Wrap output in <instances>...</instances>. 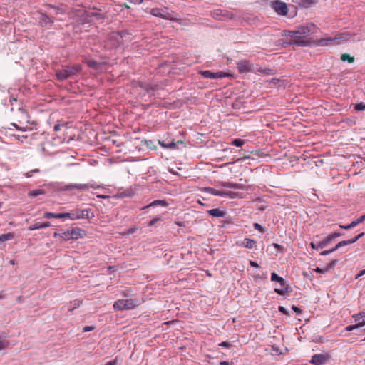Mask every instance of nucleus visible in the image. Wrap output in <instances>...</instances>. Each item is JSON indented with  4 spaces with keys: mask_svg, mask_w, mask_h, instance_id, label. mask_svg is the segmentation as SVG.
<instances>
[{
    "mask_svg": "<svg viewBox=\"0 0 365 365\" xmlns=\"http://www.w3.org/2000/svg\"><path fill=\"white\" fill-rule=\"evenodd\" d=\"M317 29V28L314 24L309 23L299 26L295 30H284L282 36L289 38V40L284 43L288 46L302 47L310 46L312 43L314 44L315 41L312 39V35L316 33Z\"/></svg>",
    "mask_w": 365,
    "mask_h": 365,
    "instance_id": "f257e3e1",
    "label": "nucleus"
},
{
    "mask_svg": "<svg viewBox=\"0 0 365 365\" xmlns=\"http://www.w3.org/2000/svg\"><path fill=\"white\" fill-rule=\"evenodd\" d=\"M130 34L128 30L111 32L108 36L106 46L111 48H118L124 44L123 38Z\"/></svg>",
    "mask_w": 365,
    "mask_h": 365,
    "instance_id": "f03ea898",
    "label": "nucleus"
},
{
    "mask_svg": "<svg viewBox=\"0 0 365 365\" xmlns=\"http://www.w3.org/2000/svg\"><path fill=\"white\" fill-rule=\"evenodd\" d=\"M271 8L279 16H288L289 18H293L297 15V9L294 6H291L293 8V11L291 14H289V8L285 2L280 0H274L271 1Z\"/></svg>",
    "mask_w": 365,
    "mask_h": 365,
    "instance_id": "7ed1b4c3",
    "label": "nucleus"
},
{
    "mask_svg": "<svg viewBox=\"0 0 365 365\" xmlns=\"http://www.w3.org/2000/svg\"><path fill=\"white\" fill-rule=\"evenodd\" d=\"M81 71V66L79 64H75L71 66H66L63 67L62 69L56 71V76L58 80L63 81L78 74Z\"/></svg>",
    "mask_w": 365,
    "mask_h": 365,
    "instance_id": "20e7f679",
    "label": "nucleus"
},
{
    "mask_svg": "<svg viewBox=\"0 0 365 365\" xmlns=\"http://www.w3.org/2000/svg\"><path fill=\"white\" fill-rule=\"evenodd\" d=\"M138 304V300L135 299H118L113 307L116 310H125L135 308Z\"/></svg>",
    "mask_w": 365,
    "mask_h": 365,
    "instance_id": "39448f33",
    "label": "nucleus"
},
{
    "mask_svg": "<svg viewBox=\"0 0 365 365\" xmlns=\"http://www.w3.org/2000/svg\"><path fill=\"white\" fill-rule=\"evenodd\" d=\"M106 19H108V14L106 11V7L96 8L93 6V24H103Z\"/></svg>",
    "mask_w": 365,
    "mask_h": 365,
    "instance_id": "423d86ee",
    "label": "nucleus"
},
{
    "mask_svg": "<svg viewBox=\"0 0 365 365\" xmlns=\"http://www.w3.org/2000/svg\"><path fill=\"white\" fill-rule=\"evenodd\" d=\"M168 8L164 7L163 9L160 8H153L150 13L154 16L160 17L166 20L173 21L175 19L173 17V14L168 12Z\"/></svg>",
    "mask_w": 365,
    "mask_h": 365,
    "instance_id": "0eeeda50",
    "label": "nucleus"
},
{
    "mask_svg": "<svg viewBox=\"0 0 365 365\" xmlns=\"http://www.w3.org/2000/svg\"><path fill=\"white\" fill-rule=\"evenodd\" d=\"M89 187H90V185L88 184L70 183V184L63 185L61 187V190L63 191L71 192V194H76V191L78 192V191H82V190H88Z\"/></svg>",
    "mask_w": 365,
    "mask_h": 365,
    "instance_id": "6e6552de",
    "label": "nucleus"
},
{
    "mask_svg": "<svg viewBox=\"0 0 365 365\" xmlns=\"http://www.w3.org/2000/svg\"><path fill=\"white\" fill-rule=\"evenodd\" d=\"M253 65L248 60H242L237 62V68L239 73L242 74L248 72H253Z\"/></svg>",
    "mask_w": 365,
    "mask_h": 365,
    "instance_id": "1a4fd4ad",
    "label": "nucleus"
},
{
    "mask_svg": "<svg viewBox=\"0 0 365 365\" xmlns=\"http://www.w3.org/2000/svg\"><path fill=\"white\" fill-rule=\"evenodd\" d=\"M330 359L329 354H316L312 356L311 363L314 365H322Z\"/></svg>",
    "mask_w": 365,
    "mask_h": 365,
    "instance_id": "9d476101",
    "label": "nucleus"
},
{
    "mask_svg": "<svg viewBox=\"0 0 365 365\" xmlns=\"http://www.w3.org/2000/svg\"><path fill=\"white\" fill-rule=\"evenodd\" d=\"M200 74L204 78L215 79V78H222L227 76V73L222 71L219 72H212L211 71H200Z\"/></svg>",
    "mask_w": 365,
    "mask_h": 365,
    "instance_id": "9b49d317",
    "label": "nucleus"
},
{
    "mask_svg": "<svg viewBox=\"0 0 365 365\" xmlns=\"http://www.w3.org/2000/svg\"><path fill=\"white\" fill-rule=\"evenodd\" d=\"M38 12L40 14L38 24L41 26L45 27V26H47L48 25H50V26L53 25V24L55 21L54 17H51V16H48L46 14L43 13L41 11H38Z\"/></svg>",
    "mask_w": 365,
    "mask_h": 365,
    "instance_id": "f8f14e48",
    "label": "nucleus"
},
{
    "mask_svg": "<svg viewBox=\"0 0 365 365\" xmlns=\"http://www.w3.org/2000/svg\"><path fill=\"white\" fill-rule=\"evenodd\" d=\"M93 70L100 71H108L110 68V65L108 61H103L101 62H98L96 60H93Z\"/></svg>",
    "mask_w": 365,
    "mask_h": 365,
    "instance_id": "ddd939ff",
    "label": "nucleus"
},
{
    "mask_svg": "<svg viewBox=\"0 0 365 365\" xmlns=\"http://www.w3.org/2000/svg\"><path fill=\"white\" fill-rule=\"evenodd\" d=\"M138 86L145 91L148 94L153 93V92L158 88L157 85H151L142 81L138 82Z\"/></svg>",
    "mask_w": 365,
    "mask_h": 365,
    "instance_id": "4468645a",
    "label": "nucleus"
},
{
    "mask_svg": "<svg viewBox=\"0 0 365 365\" xmlns=\"http://www.w3.org/2000/svg\"><path fill=\"white\" fill-rule=\"evenodd\" d=\"M365 220V214L360 216L359 218L353 220L351 223L348 225H339V227L344 230H350L357 225L363 222Z\"/></svg>",
    "mask_w": 365,
    "mask_h": 365,
    "instance_id": "2eb2a0df",
    "label": "nucleus"
},
{
    "mask_svg": "<svg viewBox=\"0 0 365 365\" xmlns=\"http://www.w3.org/2000/svg\"><path fill=\"white\" fill-rule=\"evenodd\" d=\"M220 186L222 187H228L232 189L245 190L246 186L243 184L235 183L232 182H220Z\"/></svg>",
    "mask_w": 365,
    "mask_h": 365,
    "instance_id": "dca6fc26",
    "label": "nucleus"
},
{
    "mask_svg": "<svg viewBox=\"0 0 365 365\" xmlns=\"http://www.w3.org/2000/svg\"><path fill=\"white\" fill-rule=\"evenodd\" d=\"M279 284L281 286L280 289L275 288L274 289V292H276L277 294L283 296L286 293H288V292H291V290H292L291 287L286 283L284 279V282H279Z\"/></svg>",
    "mask_w": 365,
    "mask_h": 365,
    "instance_id": "f3484780",
    "label": "nucleus"
},
{
    "mask_svg": "<svg viewBox=\"0 0 365 365\" xmlns=\"http://www.w3.org/2000/svg\"><path fill=\"white\" fill-rule=\"evenodd\" d=\"M314 45L319 46H325L329 45H336L334 38H324L314 41Z\"/></svg>",
    "mask_w": 365,
    "mask_h": 365,
    "instance_id": "a211bd4d",
    "label": "nucleus"
},
{
    "mask_svg": "<svg viewBox=\"0 0 365 365\" xmlns=\"http://www.w3.org/2000/svg\"><path fill=\"white\" fill-rule=\"evenodd\" d=\"M169 205V203L165 200H155L148 204L146 206H144L141 208V210H145L149 207H157V206H161V207H168Z\"/></svg>",
    "mask_w": 365,
    "mask_h": 365,
    "instance_id": "6ab92c4d",
    "label": "nucleus"
},
{
    "mask_svg": "<svg viewBox=\"0 0 365 365\" xmlns=\"http://www.w3.org/2000/svg\"><path fill=\"white\" fill-rule=\"evenodd\" d=\"M55 237H60L62 240L67 241L71 240V235L69 232V229L67 230H60L58 232H56L53 235Z\"/></svg>",
    "mask_w": 365,
    "mask_h": 365,
    "instance_id": "aec40b11",
    "label": "nucleus"
},
{
    "mask_svg": "<svg viewBox=\"0 0 365 365\" xmlns=\"http://www.w3.org/2000/svg\"><path fill=\"white\" fill-rule=\"evenodd\" d=\"M351 37V35L348 33H341L338 35H336L335 37H334L335 44L339 45L341 42L346 41L349 39Z\"/></svg>",
    "mask_w": 365,
    "mask_h": 365,
    "instance_id": "412c9836",
    "label": "nucleus"
},
{
    "mask_svg": "<svg viewBox=\"0 0 365 365\" xmlns=\"http://www.w3.org/2000/svg\"><path fill=\"white\" fill-rule=\"evenodd\" d=\"M50 222H36L34 225L29 227V230L32 231L35 230L43 229L50 227Z\"/></svg>",
    "mask_w": 365,
    "mask_h": 365,
    "instance_id": "4be33fe9",
    "label": "nucleus"
},
{
    "mask_svg": "<svg viewBox=\"0 0 365 365\" xmlns=\"http://www.w3.org/2000/svg\"><path fill=\"white\" fill-rule=\"evenodd\" d=\"M209 215L216 217H223L226 215V212L219 208L212 209L207 211Z\"/></svg>",
    "mask_w": 365,
    "mask_h": 365,
    "instance_id": "5701e85b",
    "label": "nucleus"
},
{
    "mask_svg": "<svg viewBox=\"0 0 365 365\" xmlns=\"http://www.w3.org/2000/svg\"><path fill=\"white\" fill-rule=\"evenodd\" d=\"M73 214H74V216H76V217H75V220L83 219L85 217H88L89 210L87 209H84V210L78 209V210L73 211Z\"/></svg>",
    "mask_w": 365,
    "mask_h": 365,
    "instance_id": "b1692460",
    "label": "nucleus"
},
{
    "mask_svg": "<svg viewBox=\"0 0 365 365\" xmlns=\"http://www.w3.org/2000/svg\"><path fill=\"white\" fill-rule=\"evenodd\" d=\"M83 231L78 227L69 229L71 239H78L82 237V232Z\"/></svg>",
    "mask_w": 365,
    "mask_h": 365,
    "instance_id": "393cba45",
    "label": "nucleus"
},
{
    "mask_svg": "<svg viewBox=\"0 0 365 365\" xmlns=\"http://www.w3.org/2000/svg\"><path fill=\"white\" fill-rule=\"evenodd\" d=\"M202 190L215 196L223 197L224 191L217 190L213 187H204Z\"/></svg>",
    "mask_w": 365,
    "mask_h": 365,
    "instance_id": "a878e982",
    "label": "nucleus"
},
{
    "mask_svg": "<svg viewBox=\"0 0 365 365\" xmlns=\"http://www.w3.org/2000/svg\"><path fill=\"white\" fill-rule=\"evenodd\" d=\"M256 241L252 239L245 238L243 242H242V245H243L246 248L252 249L254 247H256Z\"/></svg>",
    "mask_w": 365,
    "mask_h": 365,
    "instance_id": "bb28decb",
    "label": "nucleus"
},
{
    "mask_svg": "<svg viewBox=\"0 0 365 365\" xmlns=\"http://www.w3.org/2000/svg\"><path fill=\"white\" fill-rule=\"evenodd\" d=\"M14 237H15V234L14 232H7V233L1 235H0V245H1L2 242H4L5 241L13 240ZM1 247V246H0V247Z\"/></svg>",
    "mask_w": 365,
    "mask_h": 365,
    "instance_id": "cd10ccee",
    "label": "nucleus"
},
{
    "mask_svg": "<svg viewBox=\"0 0 365 365\" xmlns=\"http://www.w3.org/2000/svg\"><path fill=\"white\" fill-rule=\"evenodd\" d=\"M14 237H15V234L14 232H7V233L1 235H0V245H1L2 242H4L5 241L13 240ZM1 247V246H0V247Z\"/></svg>",
    "mask_w": 365,
    "mask_h": 365,
    "instance_id": "c85d7f7f",
    "label": "nucleus"
},
{
    "mask_svg": "<svg viewBox=\"0 0 365 365\" xmlns=\"http://www.w3.org/2000/svg\"><path fill=\"white\" fill-rule=\"evenodd\" d=\"M70 123L69 122H63V123H58L54 126V130L58 132L60 130H66L68 128H70Z\"/></svg>",
    "mask_w": 365,
    "mask_h": 365,
    "instance_id": "c756f323",
    "label": "nucleus"
},
{
    "mask_svg": "<svg viewBox=\"0 0 365 365\" xmlns=\"http://www.w3.org/2000/svg\"><path fill=\"white\" fill-rule=\"evenodd\" d=\"M332 240H334L331 234L326 236L322 240L319 242V246H322V249L329 245Z\"/></svg>",
    "mask_w": 365,
    "mask_h": 365,
    "instance_id": "7c9ffc66",
    "label": "nucleus"
},
{
    "mask_svg": "<svg viewBox=\"0 0 365 365\" xmlns=\"http://www.w3.org/2000/svg\"><path fill=\"white\" fill-rule=\"evenodd\" d=\"M215 14L216 16H222L227 18V19H232L234 17V14L232 13H230L227 11L217 10L215 12Z\"/></svg>",
    "mask_w": 365,
    "mask_h": 365,
    "instance_id": "2f4dec72",
    "label": "nucleus"
},
{
    "mask_svg": "<svg viewBox=\"0 0 365 365\" xmlns=\"http://www.w3.org/2000/svg\"><path fill=\"white\" fill-rule=\"evenodd\" d=\"M351 244H353V240H351V239H349V240H342L339 242H338L334 247V250H335V251H336L338 249H339L340 247H342L344 246H346V245H351Z\"/></svg>",
    "mask_w": 365,
    "mask_h": 365,
    "instance_id": "473e14b6",
    "label": "nucleus"
},
{
    "mask_svg": "<svg viewBox=\"0 0 365 365\" xmlns=\"http://www.w3.org/2000/svg\"><path fill=\"white\" fill-rule=\"evenodd\" d=\"M81 303H82V301H80L78 299H76V300L70 302V304L68 306V311L72 312L73 310H74L75 309L78 307Z\"/></svg>",
    "mask_w": 365,
    "mask_h": 365,
    "instance_id": "72a5a7b5",
    "label": "nucleus"
},
{
    "mask_svg": "<svg viewBox=\"0 0 365 365\" xmlns=\"http://www.w3.org/2000/svg\"><path fill=\"white\" fill-rule=\"evenodd\" d=\"M365 325V321H361L356 324L347 326L345 329L348 331H353L355 329L362 327Z\"/></svg>",
    "mask_w": 365,
    "mask_h": 365,
    "instance_id": "f704fd0d",
    "label": "nucleus"
},
{
    "mask_svg": "<svg viewBox=\"0 0 365 365\" xmlns=\"http://www.w3.org/2000/svg\"><path fill=\"white\" fill-rule=\"evenodd\" d=\"M177 143H182V141L178 140L177 143H175V140H173L170 143H168L167 145H162V147L168 149H175L177 148Z\"/></svg>",
    "mask_w": 365,
    "mask_h": 365,
    "instance_id": "c9c22d12",
    "label": "nucleus"
},
{
    "mask_svg": "<svg viewBox=\"0 0 365 365\" xmlns=\"http://www.w3.org/2000/svg\"><path fill=\"white\" fill-rule=\"evenodd\" d=\"M317 2V0H300L299 3L300 6L304 7H308L312 4H314Z\"/></svg>",
    "mask_w": 365,
    "mask_h": 365,
    "instance_id": "e433bc0d",
    "label": "nucleus"
},
{
    "mask_svg": "<svg viewBox=\"0 0 365 365\" xmlns=\"http://www.w3.org/2000/svg\"><path fill=\"white\" fill-rule=\"evenodd\" d=\"M341 60L342 61H347L349 63H353L354 61V58L351 56L348 53H343L341 54Z\"/></svg>",
    "mask_w": 365,
    "mask_h": 365,
    "instance_id": "4c0bfd02",
    "label": "nucleus"
},
{
    "mask_svg": "<svg viewBox=\"0 0 365 365\" xmlns=\"http://www.w3.org/2000/svg\"><path fill=\"white\" fill-rule=\"evenodd\" d=\"M45 194V191L41 189L31 190L29 192V196L30 197H36L39 195Z\"/></svg>",
    "mask_w": 365,
    "mask_h": 365,
    "instance_id": "58836bf2",
    "label": "nucleus"
},
{
    "mask_svg": "<svg viewBox=\"0 0 365 365\" xmlns=\"http://www.w3.org/2000/svg\"><path fill=\"white\" fill-rule=\"evenodd\" d=\"M238 195H239L238 192H235L232 191H224V193H223V197H230L231 199H234V198L238 197Z\"/></svg>",
    "mask_w": 365,
    "mask_h": 365,
    "instance_id": "ea45409f",
    "label": "nucleus"
},
{
    "mask_svg": "<svg viewBox=\"0 0 365 365\" xmlns=\"http://www.w3.org/2000/svg\"><path fill=\"white\" fill-rule=\"evenodd\" d=\"M245 143V140H242V139H240V138H236V139H234L232 142H231V145H235L236 147H241L242 145H243Z\"/></svg>",
    "mask_w": 365,
    "mask_h": 365,
    "instance_id": "a19ab883",
    "label": "nucleus"
},
{
    "mask_svg": "<svg viewBox=\"0 0 365 365\" xmlns=\"http://www.w3.org/2000/svg\"><path fill=\"white\" fill-rule=\"evenodd\" d=\"M271 281L279 283L284 282V279L282 277H279L277 273L272 272L271 274Z\"/></svg>",
    "mask_w": 365,
    "mask_h": 365,
    "instance_id": "79ce46f5",
    "label": "nucleus"
},
{
    "mask_svg": "<svg viewBox=\"0 0 365 365\" xmlns=\"http://www.w3.org/2000/svg\"><path fill=\"white\" fill-rule=\"evenodd\" d=\"M62 215H60V213H53V212H46L44 214V217L47 219L50 218H61Z\"/></svg>",
    "mask_w": 365,
    "mask_h": 365,
    "instance_id": "37998d69",
    "label": "nucleus"
},
{
    "mask_svg": "<svg viewBox=\"0 0 365 365\" xmlns=\"http://www.w3.org/2000/svg\"><path fill=\"white\" fill-rule=\"evenodd\" d=\"M337 262L338 260L336 259H333L331 261L329 264H327L326 267L324 268V271L328 272L329 269H333L336 266Z\"/></svg>",
    "mask_w": 365,
    "mask_h": 365,
    "instance_id": "c03bdc74",
    "label": "nucleus"
},
{
    "mask_svg": "<svg viewBox=\"0 0 365 365\" xmlns=\"http://www.w3.org/2000/svg\"><path fill=\"white\" fill-rule=\"evenodd\" d=\"M354 109L356 111L365 110V103L361 102L359 103H356L354 106Z\"/></svg>",
    "mask_w": 365,
    "mask_h": 365,
    "instance_id": "a18cd8bd",
    "label": "nucleus"
},
{
    "mask_svg": "<svg viewBox=\"0 0 365 365\" xmlns=\"http://www.w3.org/2000/svg\"><path fill=\"white\" fill-rule=\"evenodd\" d=\"M352 317L354 319L355 322H359L361 319L365 317V314H364V310L360 312L358 314H356L353 315Z\"/></svg>",
    "mask_w": 365,
    "mask_h": 365,
    "instance_id": "49530a36",
    "label": "nucleus"
},
{
    "mask_svg": "<svg viewBox=\"0 0 365 365\" xmlns=\"http://www.w3.org/2000/svg\"><path fill=\"white\" fill-rule=\"evenodd\" d=\"M60 215H63L61 216V218H69L73 220H75V217H76V216H74L73 212L60 213Z\"/></svg>",
    "mask_w": 365,
    "mask_h": 365,
    "instance_id": "de8ad7c7",
    "label": "nucleus"
},
{
    "mask_svg": "<svg viewBox=\"0 0 365 365\" xmlns=\"http://www.w3.org/2000/svg\"><path fill=\"white\" fill-rule=\"evenodd\" d=\"M162 220H163V217L161 216L155 217L148 222V226L149 227L154 226L158 222H160Z\"/></svg>",
    "mask_w": 365,
    "mask_h": 365,
    "instance_id": "09e8293b",
    "label": "nucleus"
},
{
    "mask_svg": "<svg viewBox=\"0 0 365 365\" xmlns=\"http://www.w3.org/2000/svg\"><path fill=\"white\" fill-rule=\"evenodd\" d=\"M9 103H11V110L14 111V104L18 103V99L15 97L10 96Z\"/></svg>",
    "mask_w": 365,
    "mask_h": 365,
    "instance_id": "8fccbe9b",
    "label": "nucleus"
},
{
    "mask_svg": "<svg viewBox=\"0 0 365 365\" xmlns=\"http://www.w3.org/2000/svg\"><path fill=\"white\" fill-rule=\"evenodd\" d=\"M253 227H254V228H255V230H257L259 231L260 232H262V233H263V232H264V231H265L264 227H262L261 225H259V223H257V222L254 223Z\"/></svg>",
    "mask_w": 365,
    "mask_h": 365,
    "instance_id": "3c124183",
    "label": "nucleus"
},
{
    "mask_svg": "<svg viewBox=\"0 0 365 365\" xmlns=\"http://www.w3.org/2000/svg\"><path fill=\"white\" fill-rule=\"evenodd\" d=\"M138 230V227H133L128 228L127 230L123 232V235H130L134 233Z\"/></svg>",
    "mask_w": 365,
    "mask_h": 365,
    "instance_id": "603ef678",
    "label": "nucleus"
},
{
    "mask_svg": "<svg viewBox=\"0 0 365 365\" xmlns=\"http://www.w3.org/2000/svg\"><path fill=\"white\" fill-rule=\"evenodd\" d=\"M309 246L316 250L322 249V246H319V242L318 243H314V242H311Z\"/></svg>",
    "mask_w": 365,
    "mask_h": 365,
    "instance_id": "864d4df0",
    "label": "nucleus"
},
{
    "mask_svg": "<svg viewBox=\"0 0 365 365\" xmlns=\"http://www.w3.org/2000/svg\"><path fill=\"white\" fill-rule=\"evenodd\" d=\"M39 172H40L39 169L36 168V169L31 170L26 173L24 175L26 178H30L32 176L33 173H39Z\"/></svg>",
    "mask_w": 365,
    "mask_h": 365,
    "instance_id": "5fc2aeb1",
    "label": "nucleus"
},
{
    "mask_svg": "<svg viewBox=\"0 0 365 365\" xmlns=\"http://www.w3.org/2000/svg\"><path fill=\"white\" fill-rule=\"evenodd\" d=\"M263 73L265 75H274L275 74V71L272 68H264L263 70Z\"/></svg>",
    "mask_w": 365,
    "mask_h": 365,
    "instance_id": "6e6d98bb",
    "label": "nucleus"
},
{
    "mask_svg": "<svg viewBox=\"0 0 365 365\" xmlns=\"http://www.w3.org/2000/svg\"><path fill=\"white\" fill-rule=\"evenodd\" d=\"M334 252H335V250H334V247H332L331 249L324 250V251L321 252L320 255L326 256V255H328Z\"/></svg>",
    "mask_w": 365,
    "mask_h": 365,
    "instance_id": "4d7b16f0",
    "label": "nucleus"
},
{
    "mask_svg": "<svg viewBox=\"0 0 365 365\" xmlns=\"http://www.w3.org/2000/svg\"><path fill=\"white\" fill-rule=\"evenodd\" d=\"M93 195H96V197H98V198H103V199H109L110 198V196L108 195H106V194H101V193L93 192Z\"/></svg>",
    "mask_w": 365,
    "mask_h": 365,
    "instance_id": "13d9d810",
    "label": "nucleus"
},
{
    "mask_svg": "<svg viewBox=\"0 0 365 365\" xmlns=\"http://www.w3.org/2000/svg\"><path fill=\"white\" fill-rule=\"evenodd\" d=\"M219 346L227 349H230L232 346V345L227 341H222L219 344Z\"/></svg>",
    "mask_w": 365,
    "mask_h": 365,
    "instance_id": "bf43d9fd",
    "label": "nucleus"
},
{
    "mask_svg": "<svg viewBox=\"0 0 365 365\" xmlns=\"http://www.w3.org/2000/svg\"><path fill=\"white\" fill-rule=\"evenodd\" d=\"M273 246H274V247L277 250H278V251H279V252H284V247H283L282 245H280L277 244V243H273Z\"/></svg>",
    "mask_w": 365,
    "mask_h": 365,
    "instance_id": "052dcab7",
    "label": "nucleus"
},
{
    "mask_svg": "<svg viewBox=\"0 0 365 365\" xmlns=\"http://www.w3.org/2000/svg\"><path fill=\"white\" fill-rule=\"evenodd\" d=\"M279 312L284 314V315L289 316V312L283 307V306H279L278 307Z\"/></svg>",
    "mask_w": 365,
    "mask_h": 365,
    "instance_id": "680f3d73",
    "label": "nucleus"
},
{
    "mask_svg": "<svg viewBox=\"0 0 365 365\" xmlns=\"http://www.w3.org/2000/svg\"><path fill=\"white\" fill-rule=\"evenodd\" d=\"M46 6L48 7V8H52V9H56V14H59V13H63V9H61L59 7H57L56 6H53V5H51V4H48Z\"/></svg>",
    "mask_w": 365,
    "mask_h": 365,
    "instance_id": "e2e57ef3",
    "label": "nucleus"
},
{
    "mask_svg": "<svg viewBox=\"0 0 365 365\" xmlns=\"http://www.w3.org/2000/svg\"><path fill=\"white\" fill-rule=\"evenodd\" d=\"M292 310H293V311H294L297 314H301L302 313V310L299 307H297V306H295V305H292Z\"/></svg>",
    "mask_w": 365,
    "mask_h": 365,
    "instance_id": "0e129e2a",
    "label": "nucleus"
},
{
    "mask_svg": "<svg viewBox=\"0 0 365 365\" xmlns=\"http://www.w3.org/2000/svg\"><path fill=\"white\" fill-rule=\"evenodd\" d=\"M364 235V232H361L356 236H354L353 238H351V240H353V243L356 242L358 240L361 238Z\"/></svg>",
    "mask_w": 365,
    "mask_h": 365,
    "instance_id": "69168bd1",
    "label": "nucleus"
},
{
    "mask_svg": "<svg viewBox=\"0 0 365 365\" xmlns=\"http://www.w3.org/2000/svg\"><path fill=\"white\" fill-rule=\"evenodd\" d=\"M8 345L9 342L7 341L0 340V351L4 349Z\"/></svg>",
    "mask_w": 365,
    "mask_h": 365,
    "instance_id": "338daca9",
    "label": "nucleus"
},
{
    "mask_svg": "<svg viewBox=\"0 0 365 365\" xmlns=\"http://www.w3.org/2000/svg\"><path fill=\"white\" fill-rule=\"evenodd\" d=\"M280 81H281L280 79L277 78H273L269 82V83H272L273 85H277L279 83Z\"/></svg>",
    "mask_w": 365,
    "mask_h": 365,
    "instance_id": "774afa93",
    "label": "nucleus"
}]
</instances>
